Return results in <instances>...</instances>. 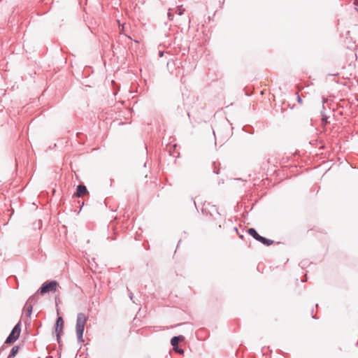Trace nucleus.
Returning <instances> with one entry per match:
<instances>
[{"label": "nucleus", "instance_id": "nucleus-2", "mask_svg": "<svg viewBox=\"0 0 358 358\" xmlns=\"http://www.w3.org/2000/svg\"><path fill=\"white\" fill-rule=\"evenodd\" d=\"M21 331V324L20 322H18L15 327L13 328L11 332L6 338L5 341V343L10 344L17 341L20 336Z\"/></svg>", "mask_w": 358, "mask_h": 358}, {"label": "nucleus", "instance_id": "nucleus-18", "mask_svg": "<svg viewBox=\"0 0 358 358\" xmlns=\"http://www.w3.org/2000/svg\"><path fill=\"white\" fill-rule=\"evenodd\" d=\"M239 237H240L241 238H243V236L240 234V235H239Z\"/></svg>", "mask_w": 358, "mask_h": 358}, {"label": "nucleus", "instance_id": "nucleus-13", "mask_svg": "<svg viewBox=\"0 0 358 358\" xmlns=\"http://www.w3.org/2000/svg\"><path fill=\"white\" fill-rule=\"evenodd\" d=\"M128 289L129 296L130 299L133 301V303H135V301L134 300V294L129 289Z\"/></svg>", "mask_w": 358, "mask_h": 358}, {"label": "nucleus", "instance_id": "nucleus-12", "mask_svg": "<svg viewBox=\"0 0 358 358\" xmlns=\"http://www.w3.org/2000/svg\"><path fill=\"white\" fill-rule=\"evenodd\" d=\"M171 9L170 8L168 12V18L169 20H173V14L171 13Z\"/></svg>", "mask_w": 358, "mask_h": 358}, {"label": "nucleus", "instance_id": "nucleus-11", "mask_svg": "<svg viewBox=\"0 0 358 358\" xmlns=\"http://www.w3.org/2000/svg\"><path fill=\"white\" fill-rule=\"evenodd\" d=\"M184 12L185 9L182 8V6H178L176 10V13L179 15H182L184 13Z\"/></svg>", "mask_w": 358, "mask_h": 358}, {"label": "nucleus", "instance_id": "nucleus-5", "mask_svg": "<svg viewBox=\"0 0 358 358\" xmlns=\"http://www.w3.org/2000/svg\"><path fill=\"white\" fill-rule=\"evenodd\" d=\"M64 325V320L62 317H58L56 321L55 332L57 334V340H59L60 335L62 332V328Z\"/></svg>", "mask_w": 358, "mask_h": 358}, {"label": "nucleus", "instance_id": "nucleus-8", "mask_svg": "<svg viewBox=\"0 0 358 358\" xmlns=\"http://www.w3.org/2000/svg\"><path fill=\"white\" fill-rule=\"evenodd\" d=\"M87 317L83 313H80L77 315L76 325H85Z\"/></svg>", "mask_w": 358, "mask_h": 358}, {"label": "nucleus", "instance_id": "nucleus-15", "mask_svg": "<svg viewBox=\"0 0 358 358\" xmlns=\"http://www.w3.org/2000/svg\"><path fill=\"white\" fill-rule=\"evenodd\" d=\"M298 102H299V103H301V97L299 96V95H298Z\"/></svg>", "mask_w": 358, "mask_h": 358}, {"label": "nucleus", "instance_id": "nucleus-4", "mask_svg": "<svg viewBox=\"0 0 358 358\" xmlns=\"http://www.w3.org/2000/svg\"><path fill=\"white\" fill-rule=\"evenodd\" d=\"M184 339L185 337L183 336H173L171 340V344L173 346V349L180 354H182L184 351L178 347V342L184 341Z\"/></svg>", "mask_w": 358, "mask_h": 358}, {"label": "nucleus", "instance_id": "nucleus-20", "mask_svg": "<svg viewBox=\"0 0 358 358\" xmlns=\"http://www.w3.org/2000/svg\"><path fill=\"white\" fill-rule=\"evenodd\" d=\"M234 229H235V230L236 231V232L238 233V229H237V228H236V227H235V228H234Z\"/></svg>", "mask_w": 358, "mask_h": 358}, {"label": "nucleus", "instance_id": "nucleus-3", "mask_svg": "<svg viewBox=\"0 0 358 358\" xmlns=\"http://www.w3.org/2000/svg\"><path fill=\"white\" fill-rule=\"evenodd\" d=\"M248 232L255 240L259 241L260 243L265 245L268 246L272 245L273 243V241L260 236L254 228L248 229Z\"/></svg>", "mask_w": 358, "mask_h": 358}, {"label": "nucleus", "instance_id": "nucleus-7", "mask_svg": "<svg viewBox=\"0 0 358 358\" xmlns=\"http://www.w3.org/2000/svg\"><path fill=\"white\" fill-rule=\"evenodd\" d=\"M76 334L78 338V341L79 343H83V332L85 329V325H76Z\"/></svg>", "mask_w": 358, "mask_h": 358}, {"label": "nucleus", "instance_id": "nucleus-6", "mask_svg": "<svg viewBox=\"0 0 358 358\" xmlns=\"http://www.w3.org/2000/svg\"><path fill=\"white\" fill-rule=\"evenodd\" d=\"M35 300V295L30 296L25 303L24 309L27 310V315L30 316L32 313L33 304L32 303Z\"/></svg>", "mask_w": 358, "mask_h": 358}, {"label": "nucleus", "instance_id": "nucleus-17", "mask_svg": "<svg viewBox=\"0 0 358 358\" xmlns=\"http://www.w3.org/2000/svg\"><path fill=\"white\" fill-rule=\"evenodd\" d=\"M159 56H160V57H162V56H163V52H159Z\"/></svg>", "mask_w": 358, "mask_h": 358}, {"label": "nucleus", "instance_id": "nucleus-1", "mask_svg": "<svg viewBox=\"0 0 358 358\" xmlns=\"http://www.w3.org/2000/svg\"><path fill=\"white\" fill-rule=\"evenodd\" d=\"M59 285L56 280H48L43 282L38 290L41 294H45L48 292H55Z\"/></svg>", "mask_w": 358, "mask_h": 358}, {"label": "nucleus", "instance_id": "nucleus-14", "mask_svg": "<svg viewBox=\"0 0 358 358\" xmlns=\"http://www.w3.org/2000/svg\"><path fill=\"white\" fill-rule=\"evenodd\" d=\"M322 122L324 124H327L328 121H327V117H323L322 119Z\"/></svg>", "mask_w": 358, "mask_h": 358}, {"label": "nucleus", "instance_id": "nucleus-16", "mask_svg": "<svg viewBox=\"0 0 358 358\" xmlns=\"http://www.w3.org/2000/svg\"><path fill=\"white\" fill-rule=\"evenodd\" d=\"M214 173H216V174H218L219 173V171L218 170L217 171L215 170Z\"/></svg>", "mask_w": 358, "mask_h": 358}, {"label": "nucleus", "instance_id": "nucleus-9", "mask_svg": "<svg viewBox=\"0 0 358 358\" xmlns=\"http://www.w3.org/2000/svg\"><path fill=\"white\" fill-rule=\"evenodd\" d=\"M88 193L87 187L85 185H79L77 187L76 196L80 197L84 194Z\"/></svg>", "mask_w": 358, "mask_h": 358}, {"label": "nucleus", "instance_id": "nucleus-19", "mask_svg": "<svg viewBox=\"0 0 358 358\" xmlns=\"http://www.w3.org/2000/svg\"><path fill=\"white\" fill-rule=\"evenodd\" d=\"M220 3H222V4L224 3V0H222V2H221V1H220Z\"/></svg>", "mask_w": 358, "mask_h": 358}, {"label": "nucleus", "instance_id": "nucleus-10", "mask_svg": "<svg viewBox=\"0 0 358 358\" xmlns=\"http://www.w3.org/2000/svg\"><path fill=\"white\" fill-rule=\"evenodd\" d=\"M19 350V347L17 345H15L12 348L7 358H14V357L17 355Z\"/></svg>", "mask_w": 358, "mask_h": 358}]
</instances>
